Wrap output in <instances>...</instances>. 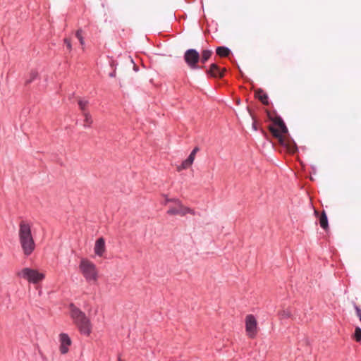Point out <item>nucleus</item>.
I'll return each mask as SVG.
<instances>
[{
	"label": "nucleus",
	"mask_w": 361,
	"mask_h": 361,
	"mask_svg": "<svg viewBox=\"0 0 361 361\" xmlns=\"http://www.w3.org/2000/svg\"><path fill=\"white\" fill-rule=\"evenodd\" d=\"M269 130L273 137L277 139L279 144L287 152L294 153L297 150L296 145L290 137L288 128L281 117H276L273 119L272 124L269 126Z\"/></svg>",
	"instance_id": "nucleus-1"
},
{
	"label": "nucleus",
	"mask_w": 361,
	"mask_h": 361,
	"mask_svg": "<svg viewBox=\"0 0 361 361\" xmlns=\"http://www.w3.org/2000/svg\"><path fill=\"white\" fill-rule=\"evenodd\" d=\"M18 236L24 255H30L35 248V243L32 235L31 226L27 222L22 221L20 223Z\"/></svg>",
	"instance_id": "nucleus-2"
},
{
	"label": "nucleus",
	"mask_w": 361,
	"mask_h": 361,
	"mask_svg": "<svg viewBox=\"0 0 361 361\" xmlns=\"http://www.w3.org/2000/svg\"><path fill=\"white\" fill-rule=\"evenodd\" d=\"M71 317L73 323L77 326L80 332L86 336H89L92 331V325L90 320L79 308L73 304L70 305Z\"/></svg>",
	"instance_id": "nucleus-3"
},
{
	"label": "nucleus",
	"mask_w": 361,
	"mask_h": 361,
	"mask_svg": "<svg viewBox=\"0 0 361 361\" xmlns=\"http://www.w3.org/2000/svg\"><path fill=\"white\" fill-rule=\"evenodd\" d=\"M79 269L87 281L95 283L98 279V271L96 265L86 258H82Z\"/></svg>",
	"instance_id": "nucleus-4"
},
{
	"label": "nucleus",
	"mask_w": 361,
	"mask_h": 361,
	"mask_svg": "<svg viewBox=\"0 0 361 361\" xmlns=\"http://www.w3.org/2000/svg\"><path fill=\"white\" fill-rule=\"evenodd\" d=\"M17 276L27 280L28 282L36 284L42 281L45 276L43 273L31 268H23L17 273Z\"/></svg>",
	"instance_id": "nucleus-5"
},
{
	"label": "nucleus",
	"mask_w": 361,
	"mask_h": 361,
	"mask_svg": "<svg viewBox=\"0 0 361 361\" xmlns=\"http://www.w3.org/2000/svg\"><path fill=\"white\" fill-rule=\"evenodd\" d=\"M184 60L191 69H197L200 67L198 66L200 61V54L193 49H190L185 52Z\"/></svg>",
	"instance_id": "nucleus-6"
},
{
	"label": "nucleus",
	"mask_w": 361,
	"mask_h": 361,
	"mask_svg": "<svg viewBox=\"0 0 361 361\" xmlns=\"http://www.w3.org/2000/svg\"><path fill=\"white\" fill-rule=\"evenodd\" d=\"M176 206L175 207H170L169 210L167 211V214L170 216H175V215H180V216H185L187 214H191L192 215L195 214L194 211L187 207H185L180 200H175Z\"/></svg>",
	"instance_id": "nucleus-7"
},
{
	"label": "nucleus",
	"mask_w": 361,
	"mask_h": 361,
	"mask_svg": "<svg viewBox=\"0 0 361 361\" xmlns=\"http://www.w3.org/2000/svg\"><path fill=\"white\" fill-rule=\"evenodd\" d=\"M245 331L249 338H253L257 334V322L252 314L245 317Z\"/></svg>",
	"instance_id": "nucleus-8"
},
{
	"label": "nucleus",
	"mask_w": 361,
	"mask_h": 361,
	"mask_svg": "<svg viewBox=\"0 0 361 361\" xmlns=\"http://www.w3.org/2000/svg\"><path fill=\"white\" fill-rule=\"evenodd\" d=\"M59 350L61 354H66L72 342L68 334L62 333L59 335Z\"/></svg>",
	"instance_id": "nucleus-9"
},
{
	"label": "nucleus",
	"mask_w": 361,
	"mask_h": 361,
	"mask_svg": "<svg viewBox=\"0 0 361 361\" xmlns=\"http://www.w3.org/2000/svg\"><path fill=\"white\" fill-rule=\"evenodd\" d=\"M94 253L102 257L106 251L105 240L103 238H98L94 245Z\"/></svg>",
	"instance_id": "nucleus-10"
},
{
	"label": "nucleus",
	"mask_w": 361,
	"mask_h": 361,
	"mask_svg": "<svg viewBox=\"0 0 361 361\" xmlns=\"http://www.w3.org/2000/svg\"><path fill=\"white\" fill-rule=\"evenodd\" d=\"M225 71L226 69L221 70L216 63H212L210 66V68L207 71V73L214 78H222Z\"/></svg>",
	"instance_id": "nucleus-11"
},
{
	"label": "nucleus",
	"mask_w": 361,
	"mask_h": 361,
	"mask_svg": "<svg viewBox=\"0 0 361 361\" xmlns=\"http://www.w3.org/2000/svg\"><path fill=\"white\" fill-rule=\"evenodd\" d=\"M194 160L195 157L190 154L189 157L183 161L182 164L178 166L177 170L180 171L181 170L189 168L192 164Z\"/></svg>",
	"instance_id": "nucleus-12"
},
{
	"label": "nucleus",
	"mask_w": 361,
	"mask_h": 361,
	"mask_svg": "<svg viewBox=\"0 0 361 361\" xmlns=\"http://www.w3.org/2000/svg\"><path fill=\"white\" fill-rule=\"evenodd\" d=\"M255 96L264 104L267 105L269 104L268 96L262 89H258L255 91Z\"/></svg>",
	"instance_id": "nucleus-13"
},
{
	"label": "nucleus",
	"mask_w": 361,
	"mask_h": 361,
	"mask_svg": "<svg viewBox=\"0 0 361 361\" xmlns=\"http://www.w3.org/2000/svg\"><path fill=\"white\" fill-rule=\"evenodd\" d=\"M279 319H285L292 317V312L289 308L282 309L279 312Z\"/></svg>",
	"instance_id": "nucleus-14"
},
{
	"label": "nucleus",
	"mask_w": 361,
	"mask_h": 361,
	"mask_svg": "<svg viewBox=\"0 0 361 361\" xmlns=\"http://www.w3.org/2000/svg\"><path fill=\"white\" fill-rule=\"evenodd\" d=\"M319 224L322 228L326 230L329 228L328 219L325 212H322L319 217Z\"/></svg>",
	"instance_id": "nucleus-15"
},
{
	"label": "nucleus",
	"mask_w": 361,
	"mask_h": 361,
	"mask_svg": "<svg viewBox=\"0 0 361 361\" xmlns=\"http://www.w3.org/2000/svg\"><path fill=\"white\" fill-rule=\"evenodd\" d=\"M212 54V51L211 50H203L201 57L200 56V61L202 63H205L209 59Z\"/></svg>",
	"instance_id": "nucleus-16"
},
{
	"label": "nucleus",
	"mask_w": 361,
	"mask_h": 361,
	"mask_svg": "<svg viewBox=\"0 0 361 361\" xmlns=\"http://www.w3.org/2000/svg\"><path fill=\"white\" fill-rule=\"evenodd\" d=\"M216 54L221 57H226L230 54V50L225 47H219L216 49Z\"/></svg>",
	"instance_id": "nucleus-17"
},
{
	"label": "nucleus",
	"mask_w": 361,
	"mask_h": 361,
	"mask_svg": "<svg viewBox=\"0 0 361 361\" xmlns=\"http://www.w3.org/2000/svg\"><path fill=\"white\" fill-rule=\"evenodd\" d=\"M85 119H84V126L90 127L92 123V116L89 112H84L82 114Z\"/></svg>",
	"instance_id": "nucleus-18"
},
{
	"label": "nucleus",
	"mask_w": 361,
	"mask_h": 361,
	"mask_svg": "<svg viewBox=\"0 0 361 361\" xmlns=\"http://www.w3.org/2000/svg\"><path fill=\"white\" fill-rule=\"evenodd\" d=\"M88 101L87 100H82V99H79L78 100V106L80 107V109L82 111V114L84 112H87L86 111L87 106H88Z\"/></svg>",
	"instance_id": "nucleus-19"
},
{
	"label": "nucleus",
	"mask_w": 361,
	"mask_h": 361,
	"mask_svg": "<svg viewBox=\"0 0 361 361\" xmlns=\"http://www.w3.org/2000/svg\"><path fill=\"white\" fill-rule=\"evenodd\" d=\"M82 30L78 29L75 32V36L78 39L81 46L83 47V46L85 44V41H84V38L82 35Z\"/></svg>",
	"instance_id": "nucleus-20"
},
{
	"label": "nucleus",
	"mask_w": 361,
	"mask_h": 361,
	"mask_svg": "<svg viewBox=\"0 0 361 361\" xmlns=\"http://www.w3.org/2000/svg\"><path fill=\"white\" fill-rule=\"evenodd\" d=\"M38 76V73L35 71H32L30 73V78L26 81V83H30L35 80Z\"/></svg>",
	"instance_id": "nucleus-21"
},
{
	"label": "nucleus",
	"mask_w": 361,
	"mask_h": 361,
	"mask_svg": "<svg viewBox=\"0 0 361 361\" xmlns=\"http://www.w3.org/2000/svg\"><path fill=\"white\" fill-rule=\"evenodd\" d=\"M354 338L356 340V341H361V329L359 327H357L355 331L354 334Z\"/></svg>",
	"instance_id": "nucleus-22"
},
{
	"label": "nucleus",
	"mask_w": 361,
	"mask_h": 361,
	"mask_svg": "<svg viewBox=\"0 0 361 361\" xmlns=\"http://www.w3.org/2000/svg\"><path fill=\"white\" fill-rule=\"evenodd\" d=\"M63 42H64L65 44L66 45L69 51H71V49H72V45H71V39H68V38H65L63 39Z\"/></svg>",
	"instance_id": "nucleus-23"
},
{
	"label": "nucleus",
	"mask_w": 361,
	"mask_h": 361,
	"mask_svg": "<svg viewBox=\"0 0 361 361\" xmlns=\"http://www.w3.org/2000/svg\"><path fill=\"white\" fill-rule=\"evenodd\" d=\"M355 310H356L357 315L360 318V320L361 322V309H360L358 307L355 306Z\"/></svg>",
	"instance_id": "nucleus-24"
},
{
	"label": "nucleus",
	"mask_w": 361,
	"mask_h": 361,
	"mask_svg": "<svg viewBox=\"0 0 361 361\" xmlns=\"http://www.w3.org/2000/svg\"><path fill=\"white\" fill-rule=\"evenodd\" d=\"M199 151V148L198 147H195L192 151L190 153V155H192V157H194L195 158V155L197 154V152Z\"/></svg>",
	"instance_id": "nucleus-25"
},
{
	"label": "nucleus",
	"mask_w": 361,
	"mask_h": 361,
	"mask_svg": "<svg viewBox=\"0 0 361 361\" xmlns=\"http://www.w3.org/2000/svg\"><path fill=\"white\" fill-rule=\"evenodd\" d=\"M176 200V199L171 200V199H168V198H167V199H166V200H165V204H167V203H168V202H175V200Z\"/></svg>",
	"instance_id": "nucleus-26"
},
{
	"label": "nucleus",
	"mask_w": 361,
	"mask_h": 361,
	"mask_svg": "<svg viewBox=\"0 0 361 361\" xmlns=\"http://www.w3.org/2000/svg\"><path fill=\"white\" fill-rule=\"evenodd\" d=\"M110 76L113 77V76H114V73H111V74L110 75Z\"/></svg>",
	"instance_id": "nucleus-27"
}]
</instances>
